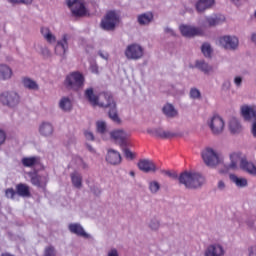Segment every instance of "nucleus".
<instances>
[{"mask_svg": "<svg viewBox=\"0 0 256 256\" xmlns=\"http://www.w3.org/2000/svg\"><path fill=\"white\" fill-rule=\"evenodd\" d=\"M85 98L94 107L97 105L99 107H110L108 115L111 121L117 123L118 125L121 123V118H119V114H117V108L115 107V102L113 101V96L111 93L104 92L96 96L93 92V88H88L85 91Z\"/></svg>", "mask_w": 256, "mask_h": 256, "instance_id": "nucleus-1", "label": "nucleus"}, {"mask_svg": "<svg viewBox=\"0 0 256 256\" xmlns=\"http://www.w3.org/2000/svg\"><path fill=\"white\" fill-rule=\"evenodd\" d=\"M178 181L181 185H185L187 189H197L205 183V177L199 173L186 171L180 174Z\"/></svg>", "mask_w": 256, "mask_h": 256, "instance_id": "nucleus-2", "label": "nucleus"}, {"mask_svg": "<svg viewBox=\"0 0 256 256\" xmlns=\"http://www.w3.org/2000/svg\"><path fill=\"white\" fill-rule=\"evenodd\" d=\"M124 55L129 61H139L145 57V47L139 43L129 44L124 51Z\"/></svg>", "mask_w": 256, "mask_h": 256, "instance_id": "nucleus-3", "label": "nucleus"}, {"mask_svg": "<svg viewBox=\"0 0 256 256\" xmlns=\"http://www.w3.org/2000/svg\"><path fill=\"white\" fill-rule=\"evenodd\" d=\"M65 85L71 91H79L85 85V77L80 72H72L66 76Z\"/></svg>", "mask_w": 256, "mask_h": 256, "instance_id": "nucleus-4", "label": "nucleus"}, {"mask_svg": "<svg viewBox=\"0 0 256 256\" xmlns=\"http://www.w3.org/2000/svg\"><path fill=\"white\" fill-rule=\"evenodd\" d=\"M201 155L207 167H217V165L221 164L223 161L221 155H219L213 148L208 147L204 149Z\"/></svg>", "mask_w": 256, "mask_h": 256, "instance_id": "nucleus-5", "label": "nucleus"}, {"mask_svg": "<svg viewBox=\"0 0 256 256\" xmlns=\"http://www.w3.org/2000/svg\"><path fill=\"white\" fill-rule=\"evenodd\" d=\"M66 5L75 17H85L89 13V10L85 7L84 0H66Z\"/></svg>", "mask_w": 256, "mask_h": 256, "instance_id": "nucleus-6", "label": "nucleus"}, {"mask_svg": "<svg viewBox=\"0 0 256 256\" xmlns=\"http://www.w3.org/2000/svg\"><path fill=\"white\" fill-rule=\"evenodd\" d=\"M120 14L117 11H109L101 21V27L105 31H113L119 25Z\"/></svg>", "mask_w": 256, "mask_h": 256, "instance_id": "nucleus-7", "label": "nucleus"}, {"mask_svg": "<svg viewBox=\"0 0 256 256\" xmlns=\"http://www.w3.org/2000/svg\"><path fill=\"white\" fill-rule=\"evenodd\" d=\"M110 137L115 143H118L120 147H129V137H131V133L125 129H115L111 131Z\"/></svg>", "mask_w": 256, "mask_h": 256, "instance_id": "nucleus-8", "label": "nucleus"}, {"mask_svg": "<svg viewBox=\"0 0 256 256\" xmlns=\"http://www.w3.org/2000/svg\"><path fill=\"white\" fill-rule=\"evenodd\" d=\"M207 125L213 135H221L225 131V120L219 115H214L207 120Z\"/></svg>", "mask_w": 256, "mask_h": 256, "instance_id": "nucleus-9", "label": "nucleus"}, {"mask_svg": "<svg viewBox=\"0 0 256 256\" xmlns=\"http://www.w3.org/2000/svg\"><path fill=\"white\" fill-rule=\"evenodd\" d=\"M218 45L228 51H235L239 47V38L235 35H224L218 38Z\"/></svg>", "mask_w": 256, "mask_h": 256, "instance_id": "nucleus-10", "label": "nucleus"}, {"mask_svg": "<svg viewBox=\"0 0 256 256\" xmlns=\"http://www.w3.org/2000/svg\"><path fill=\"white\" fill-rule=\"evenodd\" d=\"M69 39H71V35H62L61 39L56 42L54 48L55 55H58V57H65L67 55V51H69Z\"/></svg>", "mask_w": 256, "mask_h": 256, "instance_id": "nucleus-11", "label": "nucleus"}, {"mask_svg": "<svg viewBox=\"0 0 256 256\" xmlns=\"http://www.w3.org/2000/svg\"><path fill=\"white\" fill-rule=\"evenodd\" d=\"M68 231L72 233V235H76L77 237H82V239H93L91 234L85 231V228L79 222H73L68 225Z\"/></svg>", "mask_w": 256, "mask_h": 256, "instance_id": "nucleus-12", "label": "nucleus"}, {"mask_svg": "<svg viewBox=\"0 0 256 256\" xmlns=\"http://www.w3.org/2000/svg\"><path fill=\"white\" fill-rule=\"evenodd\" d=\"M0 101L3 105H7L8 107H15L19 105V94L16 92H4L0 95Z\"/></svg>", "mask_w": 256, "mask_h": 256, "instance_id": "nucleus-13", "label": "nucleus"}, {"mask_svg": "<svg viewBox=\"0 0 256 256\" xmlns=\"http://www.w3.org/2000/svg\"><path fill=\"white\" fill-rule=\"evenodd\" d=\"M245 155L240 152H233L230 154V163L226 165L227 171H237V169L241 168V163H243V159Z\"/></svg>", "mask_w": 256, "mask_h": 256, "instance_id": "nucleus-14", "label": "nucleus"}, {"mask_svg": "<svg viewBox=\"0 0 256 256\" xmlns=\"http://www.w3.org/2000/svg\"><path fill=\"white\" fill-rule=\"evenodd\" d=\"M28 175L31 179L32 185H35V187H39L40 189H45L49 182V176L46 174L40 175L35 172H30Z\"/></svg>", "mask_w": 256, "mask_h": 256, "instance_id": "nucleus-15", "label": "nucleus"}, {"mask_svg": "<svg viewBox=\"0 0 256 256\" xmlns=\"http://www.w3.org/2000/svg\"><path fill=\"white\" fill-rule=\"evenodd\" d=\"M179 31L183 37H195L203 33V31L200 28L187 24L180 25Z\"/></svg>", "mask_w": 256, "mask_h": 256, "instance_id": "nucleus-16", "label": "nucleus"}, {"mask_svg": "<svg viewBox=\"0 0 256 256\" xmlns=\"http://www.w3.org/2000/svg\"><path fill=\"white\" fill-rule=\"evenodd\" d=\"M204 256H225V247L221 243L210 244L205 249Z\"/></svg>", "mask_w": 256, "mask_h": 256, "instance_id": "nucleus-17", "label": "nucleus"}, {"mask_svg": "<svg viewBox=\"0 0 256 256\" xmlns=\"http://www.w3.org/2000/svg\"><path fill=\"white\" fill-rule=\"evenodd\" d=\"M147 133L152 135V137H159L160 139H173L176 135L174 132L169 130H163V128H149Z\"/></svg>", "mask_w": 256, "mask_h": 256, "instance_id": "nucleus-18", "label": "nucleus"}, {"mask_svg": "<svg viewBox=\"0 0 256 256\" xmlns=\"http://www.w3.org/2000/svg\"><path fill=\"white\" fill-rule=\"evenodd\" d=\"M241 115L245 121H251L256 117V106L255 105H243L240 108Z\"/></svg>", "mask_w": 256, "mask_h": 256, "instance_id": "nucleus-19", "label": "nucleus"}, {"mask_svg": "<svg viewBox=\"0 0 256 256\" xmlns=\"http://www.w3.org/2000/svg\"><path fill=\"white\" fill-rule=\"evenodd\" d=\"M38 131L42 137H51L55 132V127L53 126V123L44 121L39 125Z\"/></svg>", "mask_w": 256, "mask_h": 256, "instance_id": "nucleus-20", "label": "nucleus"}, {"mask_svg": "<svg viewBox=\"0 0 256 256\" xmlns=\"http://www.w3.org/2000/svg\"><path fill=\"white\" fill-rule=\"evenodd\" d=\"M138 167L140 171H143L144 173H155V171H157V166H155V163L148 159L140 160Z\"/></svg>", "mask_w": 256, "mask_h": 256, "instance_id": "nucleus-21", "label": "nucleus"}, {"mask_svg": "<svg viewBox=\"0 0 256 256\" xmlns=\"http://www.w3.org/2000/svg\"><path fill=\"white\" fill-rule=\"evenodd\" d=\"M205 21L209 27H217V25H223V23H225V16L221 14H214L206 17Z\"/></svg>", "mask_w": 256, "mask_h": 256, "instance_id": "nucleus-22", "label": "nucleus"}, {"mask_svg": "<svg viewBox=\"0 0 256 256\" xmlns=\"http://www.w3.org/2000/svg\"><path fill=\"white\" fill-rule=\"evenodd\" d=\"M240 169L242 171H245V173H248L249 175L256 176V165L253 162L248 161L246 156H244V159H242Z\"/></svg>", "mask_w": 256, "mask_h": 256, "instance_id": "nucleus-23", "label": "nucleus"}, {"mask_svg": "<svg viewBox=\"0 0 256 256\" xmlns=\"http://www.w3.org/2000/svg\"><path fill=\"white\" fill-rule=\"evenodd\" d=\"M215 5V0H197L195 3L196 11L203 13Z\"/></svg>", "mask_w": 256, "mask_h": 256, "instance_id": "nucleus-24", "label": "nucleus"}, {"mask_svg": "<svg viewBox=\"0 0 256 256\" xmlns=\"http://www.w3.org/2000/svg\"><path fill=\"white\" fill-rule=\"evenodd\" d=\"M58 107L61 109V111H64V113H69V111L73 109V100L67 96H64L59 100Z\"/></svg>", "mask_w": 256, "mask_h": 256, "instance_id": "nucleus-25", "label": "nucleus"}, {"mask_svg": "<svg viewBox=\"0 0 256 256\" xmlns=\"http://www.w3.org/2000/svg\"><path fill=\"white\" fill-rule=\"evenodd\" d=\"M13 77V69L6 64H0V81H9Z\"/></svg>", "mask_w": 256, "mask_h": 256, "instance_id": "nucleus-26", "label": "nucleus"}, {"mask_svg": "<svg viewBox=\"0 0 256 256\" xmlns=\"http://www.w3.org/2000/svg\"><path fill=\"white\" fill-rule=\"evenodd\" d=\"M40 32L43 39H45V41H47V43H49L50 45H53V43H57V36H55V34L51 32V29L47 27H42Z\"/></svg>", "mask_w": 256, "mask_h": 256, "instance_id": "nucleus-27", "label": "nucleus"}, {"mask_svg": "<svg viewBox=\"0 0 256 256\" xmlns=\"http://www.w3.org/2000/svg\"><path fill=\"white\" fill-rule=\"evenodd\" d=\"M106 161L111 165H119V163H121V154L115 150H109L106 156Z\"/></svg>", "mask_w": 256, "mask_h": 256, "instance_id": "nucleus-28", "label": "nucleus"}, {"mask_svg": "<svg viewBox=\"0 0 256 256\" xmlns=\"http://www.w3.org/2000/svg\"><path fill=\"white\" fill-rule=\"evenodd\" d=\"M229 179L234 183L236 187H238V189H244V187H247L248 185L247 178L239 177L235 174H230Z\"/></svg>", "mask_w": 256, "mask_h": 256, "instance_id": "nucleus-29", "label": "nucleus"}, {"mask_svg": "<svg viewBox=\"0 0 256 256\" xmlns=\"http://www.w3.org/2000/svg\"><path fill=\"white\" fill-rule=\"evenodd\" d=\"M34 49L37 53L43 55L46 59H49V57H51V50H49V47L45 44H35Z\"/></svg>", "mask_w": 256, "mask_h": 256, "instance_id": "nucleus-30", "label": "nucleus"}, {"mask_svg": "<svg viewBox=\"0 0 256 256\" xmlns=\"http://www.w3.org/2000/svg\"><path fill=\"white\" fill-rule=\"evenodd\" d=\"M22 85L23 87H25V89H29L30 91H37V89H39V84L37 83V81L29 77H25L22 79Z\"/></svg>", "mask_w": 256, "mask_h": 256, "instance_id": "nucleus-31", "label": "nucleus"}, {"mask_svg": "<svg viewBox=\"0 0 256 256\" xmlns=\"http://www.w3.org/2000/svg\"><path fill=\"white\" fill-rule=\"evenodd\" d=\"M16 195H19V197H31V191L27 184L20 183L16 185Z\"/></svg>", "mask_w": 256, "mask_h": 256, "instance_id": "nucleus-32", "label": "nucleus"}, {"mask_svg": "<svg viewBox=\"0 0 256 256\" xmlns=\"http://www.w3.org/2000/svg\"><path fill=\"white\" fill-rule=\"evenodd\" d=\"M137 21L139 25H149L153 21V13L146 12L138 15Z\"/></svg>", "mask_w": 256, "mask_h": 256, "instance_id": "nucleus-33", "label": "nucleus"}, {"mask_svg": "<svg viewBox=\"0 0 256 256\" xmlns=\"http://www.w3.org/2000/svg\"><path fill=\"white\" fill-rule=\"evenodd\" d=\"M70 177L72 184L74 185V187H76V189H81V187H83V176L81 175V173L75 171L71 174Z\"/></svg>", "mask_w": 256, "mask_h": 256, "instance_id": "nucleus-34", "label": "nucleus"}, {"mask_svg": "<svg viewBox=\"0 0 256 256\" xmlns=\"http://www.w3.org/2000/svg\"><path fill=\"white\" fill-rule=\"evenodd\" d=\"M39 163V158L38 157H24L22 158V165L24 167H35Z\"/></svg>", "mask_w": 256, "mask_h": 256, "instance_id": "nucleus-35", "label": "nucleus"}, {"mask_svg": "<svg viewBox=\"0 0 256 256\" xmlns=\"http://www.w3.org/2000/svg\"><path fill=\"white\" fill-rule=\"evenodd\" d=\"M163 113L166 117H177V109L172 104H166L163 107Z\"/></svg>", "mask_w": 256, "mask_h": 256, "instance_id": "nucleus-36", "label": "nucleus"}, {"mask_svg": "<svg viewBox=\"0 0 256 256\" xmlns=\"http://www.w3.org/2000/svg\"><path fill=\"white\" fill-rule=\"evenodd\" d=\"M196 69L203 71V73H209L211 71V66L205 60H197L195 63Z\"/></svg>", "mask_w": 256, "mask_h": 256, "instance_id": "nucleus-37", "label": "nucleus"}, {"mask_svg": "<svg viewBox=\"0 0 256 256\" xmlns=\"http://www.w3.org/2000/svg\"><path fill=\"white\" fill-rule=\"evenodd\" d=\"M72 165H76L79 169H89V165L83 161V158L79 156L73 157Z\"/></svg>", "mask_w": 256, "mask_h": 256, "instance_id": "nucleus-38", "label": "nucleus"}, {"mask_svg": "<svg viewBox=\"0 0 256 256\" xmlns=\"http://www.w3.org/2000/svg\"><path fill=\"white\" fill-rule=\"evenodd\" d=\"M148 189L152 195H157L161 189V184L158 181L152 180L148 183Z\"/></svg>", "mask_w": 256, "mask_h": 256, "instance_id": "nucleus-39", "label": "nucleus"}, {"mask_svg": "<svg viewBox=\"0 0 256 256\" xmlns=\"http://www.w3.org/2000/svg\"><path fill=\"white\" fill-rule=\"evenodd\" d=\"M229 129L231 133H239V131H241V124H239V120L232 118L229 122Z\"/></svg>", "mask_w": 256, "mask_h": 256, "instance_id": "nucleus-40", "label": "nucleus"}, {"mask_svg": "<svg viewBox=\"0 0 256 256\" xmlns=\"http://www.w3.org/2000/svg\"><path fill=\"white\" fill-rule=\"evenodd\" d=\"M96 131L100 133V135H105V133H107V122L98 120L96 122Z\"/></svg>", "mask_w": 256, "mask_h": 256, "instance_id": "nucleus-41", "label": "nucleus"}, {"mask_svg": "<svg viewBox=\"0 0 256 256\" xmlns=\"http://www.w3.org/2000/svg\"><path fill=\"white\" fill-rule=\"evenodd\" d=\"M201 51L205 57H211V53H213V49L211 48V44L204 43L201 47Z\"/></svg>", "mask_w": 256, "mask_h": 256, "instance_id": "nucleus-42", "label": "nucleus"}, {"mask_svg": "<svg viewBox=\"0 0 256 256\" xmlns=\"http://www.w3.org/2000/svg\"><path fill=\"white\" fill-rule=\"evenodd\" d=\"M190 98L194 99V101H199L201 99V91L196 87L190 89Z\"/></svg>", "mask_w": 256, "mask_h": 256, "instance_id": "nucleus-43", "label": "nucleus"}, {"mask_svg": "<svg viewBox=\"0 0 256 256\" xmlns=\"http://www.w3.org/2000/svg\"><path fill=\"white\" fill-rule=\"evenodd\" d=\"M148 225H149L150 229H152V231H157V229H159V227H161V222L157 218H152L149 221Z\"/></svg>", "mask_w": 256, "mask_h": 256, "instance_id": "nucleus-44", "label": "nucleus"}, {"mask_svg": "<svg viewBox=\"0 0 256 256\" xmlns=\"http://www.w3.org/2000/svg\"><path fill=\"white\" fill-rule=\"evenodd\" d=\"M5 196L7 199H12L15 201V199H17V191H15L13 188H8L5 191Z\"/></svg>", "mask_w": 256, "mask_h": 256, "instance_id": "nucleus-45", "label": "nucleus"}, {"mask_svg": "<svg viewBox=\"0 0 256 256\" xmlns=\"http://www.w3.org/2000/svg\"><path fill=\"white\" fill-rule=\"evenodd\" d=\"M126 147H122L123 153L126 157V159H129L130 161L135 159V154L133 152H131V150H129V148Z\"/></svg>", "mask_w": 256, "mask_h": 256, "instance_id": "nucleus-46", "label": "nucleus"}, {"mask_svg": "<svg viewBox=\"0 0 256 256\" xmlns=\"http://www.w3.org/2000/svg\"><path fill=\"white\" fill-rule=\"evenodd\" d=\"M90 71H91V73H94L95 75L99 74V66L97 65V62L90 63Z\"/></svg>", "mask_w": 256, "mask_h": 256, "instance_id": "nucleus-47", "label": "nucleus"}, {"mask_svg": "<svg viewBox=\"0 0 256 256\" xmlns=\"http://www.w3.org/2000/svg\"><path fill=\"white\" fill-rule=\"evenodd\" d=\"M234 85L237 88L241 87L243 85V77L242 76H235L234 77Z\"/></svg>", "mask_w": 256, "mask_h": 256, "instance_id": "nucleus-48", "label": "nucleus"}, {"mask_svg": "<svg viewBox=\"0 0 256 256\" xmlns=\"http://www.w3.org/2000/svg\"><path fill=\"white\" fill-rule=\"evenodd\" d=\"M44 256H55V248L53 246H49L45 249Z\"/></svg>", "mask_w": 256, "mask_h": 256, "instance_id": "nucleus-49", "label": "nucleus"}, {"mask_svg": "<svg viewBox=\"0 0 256 256\" xmlns=\"http://www.w3.org/2000/svg\"><path fill=\"white\" fill-rule=\"evenodd\" d=\"M98 55L99 57H101V59H104V61H109V52L104 50H99Z\"/></svg>", "mask_w": 256, "mask_h": 256, "instance_id": "nucleus-50", "label": "nucleus"}, {"mask_svg": "<svg viewBox=\"0 0 256 256\" xmlns=\"http://www.w3.org/2000/svg\"><path fill=\"white\" fill-rule=\"evenodd\" d=\"M84 136L86 137L87 141H95V136L93 135V132L89 130L84 131Z\"/></svg>", "mask_w": 256, "mask_h": 256, "instance_id": "nucleus-51", "label": "nucleus"}, {"mask_svg": "<svg viewBox=\"0 0 256 256\" xmlns=\"http://www.w3.org/2000/svg\"><path fill=\"white\" fill-rule=\"evenodd\" d=\"M163 175H167V177H171V179H177V173L171 172L169 170H162Z\"/></svg>", "mask_w": 256, "mask_h": 256, "instance_id": "nucleus-52", "label": "nucleus"}, {"mask_svg": "<svg viewBox=\"0 0 256 256\" xmlns=\"http://www.w3.org/2000/svg\"><path fill=\"white\" fill-rule=\"evenodd\" d=\"M166 35H170V37H177V33L175 32V30H173L172 28L170 27H166L164 29Z\"/></svg>", "mask_w": 256, "mask_h": 256, "instance_id": "nucleus-53", "label": "nucleus"}, {"mask_svg": "<svg viewBox=\"0 0 256 256\" xmlns=\"http://www.w3.org/2000/svg\"><path fill=\"white\" fill-rule=\"evenodd\" d=\"M217 187L219 191H225V189H227V184L225 183V181L220 180L218 181Z\"/></svg>", "mask_w": 256, "mask_h": 256, "instance_id": "nucleus-54", "label": "nucleus"}, {"mask_svg": "<svg viewBox=\"0 0 256 256\" xmlns=\"http://www.w3.org/2000/svg\"><path fill=\"white\" fill-rule=\"evenodd\" d=\"M223 91H229L231 89V81L226 80L222 84Z\"/></svg>", "mask_w": 256, "mask_h": 256, "instance_id": "nucleus-55", "label": "nucleus"}, {"mask_svg": "<svg viewBox=\"0 0 256 256\" xmlns=\"http://www.w3.org/2000/svg\"><path fill=\"white\" fill-rule=\"evenodd\" d=\"M107 256H119V250L112 248L108 251Z\"/></svg>", "mask_w": 256, "mask_h": 256, "instance_id": "nucleus-56", "label": "nucleus"}, {"mask_svg": "<svg viewBox=\"0 0 256 256\" xmlns=\"http://www.w3.org/2000/svg\"><path fill=\"white\" fill-rule=\"evenodd\" d=\"M5 139H7L5 131L0 129V145H3V143H5Z\"/></svg>", "mask_w": 256, "mask_h": 256, "instance_id": "nucleus-57", "label": "nucleus"}, {"mask_svg": "<svg viewBox=\"0 0 256 256\" xmlns=\"http://www.w3.org/2000/svg\"><path fill=\"white\" fill-rule=\"evenodd\" d=\"M18 3H23L24 5H31L33 0H18Z\"/></svg>", "mask_w": 256, "mask_h": 256, "instance_id": "nucleus-58", "label": "nucleus"}, {"mask_svg": "<svg viewBox=\"0 0 256 256\" xmlns=\"http://www.w3.org/2000/svg\"><path fill=\"white\" fill-rule=\"evenodd\" d=\"M249 256H256V247L250 249Z\"/></svg>", "mask_w": 256, "mask_h": 256, "instance_id": "nucleus-59", "label": "nucleus"}, {"mask_svg": "<svg viewBox=\"0 0 256 256\" xmlns=\"http://www.w3.org/2000/svg\"><path fill=\"white\" fill-rule=\"evenodd\" d=\"M8 3H11L12 5L19 4V0H8Z\"/></svg>", "mask_w": 256, "mask_h": 256, "instance_id": "nucleus-60", "label": "nucleus"}, {"mask_svg": "<svg viewBox=\"0 0 256 256\" xmlns=\"http://www.w3.org/2000/svg\"><path fill=\"white\" fill-rule=\"evenodd\" d=\"M251 42H252V43H256V33H253V34L251 35Z\"/></svg>", "mask_w": 256, "mask_h": 256, "instance_id": "nucleus-61", "label": "nucleus"}, {"mask_svg": "<svg viewBox=\"0 0 256 256\" xmlns=\"http://www.w3.org/2000/svg\"><path fill=\"white\" fill-rule=\"evenodd\" d=\"M87 149L91 152V153H95V149H93L91 147V145H87Z\"/></svg>", "mask_w": 256, "mask_h": 256, "instance_id": "nucleus-62", "label": "nucleus"}, {"mask_svg": "<svg viewBox=\"0 0 256 256\" xmlns=\"http://www.w3.org/2000/svg\"><path fill=\"white\" fill-rule=\"evenodd\" d=\"M232 3H235V5H237V3H239V0H231Z\"/></svg>", "mask_w": 256, "mask_h": 256, "instance_id": "nucleus-63", "label": "nucleus"}, {"mask_svg": "<svg viewBox=\"0 0 256 256\" xmlns=\"http://www.w3.org/2000/svg\"><path fill=\"white\" fill-rule=\"evenodd\" d=\"M130 175H131L132 177H135V172H130Z\"/></svg>", "mask_w": 256, "mask_h": 256, "instance_id": "nucleus-64", "label": "nucleus"}]
</instances>
